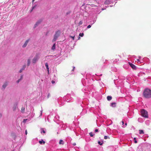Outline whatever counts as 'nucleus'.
I'll use <instances>...</instances> for the list:
<instances>
[{
    "label": "nucleus",
    "instance_id": "19",
    "mask_svg": "<svg viewBox=\"0 0 151 151\" xmlns=\"http://www.w3.org/2000/svg\"><path fill=\"white\" fill-rule=\"evenodd\" d=\"M84 35V34L83 33H80L79 34V36L82 37Z\"/></svg>",
    "mask_w": 151,
    "mask_h": 151
},
{
    "label": "nucleus",
    "instance_id": "30",
    "mask_svg": "<svg viewBox=\"0 0 151 151\" xmlns=\"http://www.w3.org/2000/svg\"><path fill=\"white\" fill-rule=\"evenodd\" d=\"M22 70H22V68L19 71V72L20 73H21Z\"/></svg>",
    "mask_w": 151,
    "mask_h": 151
},
{
    "label": "nucleus",
    "instance_id": "32",
    "mask_svg": "<svg viewBox=\"0 0 151 151\" xmlns=\"http://www.w3.org/2000/svg\"><path fill=\"white\" fill-rule=\"evenodd\" d=\"M51 83H52L54 84L55 83V81H54L52 80L51 81Z\"/></svg>",
    "mask_w": 151,
    "mask_h": 151
},
{
    "label": "nucleus",
    "instance_id": "3",
    "mask_svg": "<svg viewBox=\"0 0 151 151\" xmlns=\"http://www.w3.org/2000/svg\"><path fill=\"white\" fill-rule=\"evenodd\" d=\"M40 57L39 55L37 53L35 56L33 58L32 60V63L35 64L38 61V60L39 59Z\"/></svg>",
    "mask_w": 151,
    "mask_h": 151
},
{
    "label": "nucleus",
    "instance_id": "5",
    "mask_svg": "<svg viewBox=\"0 0 151 151\" xmlns=\"http://www.w3.org/2000/svg\"><path fill=\"white\" fill-rule=\"evenodd\" d=\"M142 151H151V147L149 146H145L142 147Z\"/></svg>",
    "mask_w": 151,
    "mask_h": 151
},
{
    "label": "nucleus",
    "instance_id": "38",
    "mask_svg": "<svg viewBox=\"0 0 151 151\" xmlns=\"http://www.w3.org/2000/svg\"><path fill=\"white\" fill-rule=\"evenodd\" d=\"M122 124L123 125L124 124V122L123 121H122Z\"/></svg>",
    "mask_w": 151,
    "mask_h": 151
},
{
    "label": "nucleus",
    "instance_id": "13",
    "mask_svg": "<svg viewBox=\"0 0 151 151\" xmlns=\"http://www.w3.org/2000/svg\"><path fill=\"white\" fill-rule=\"evenodd\" d=\"M59 144H63V145L64 144V142H63V140H62V139H60V141H59Z\"/></svg>",
    "mask_w": 151,
    "mask_h": 151
},
{
    "label": "nucleus",
    "instance_id": "26",
    "mask_svg": "<svg viewBox=\"0 0 151 151\" xmlns=\"http://www.w3.org/2000/svg\"><path fill=\"white\" fill-rule=\"evenodd\" d=\"M70 37H71L73 39V40H74L75 36H70Z\"/></svg>",
    "mask_w": 151,
    "mask_h": 151
},
{
    "label": "nucleus",
    "instance_id": "23",
    "mask_svg": "<svg viewBox=\"0 0 151 151\" xmlns=\"http://www.w3.org/2000/svg\"><path fill=\"white\" fill-rule=\"evenodd\" d=\"M108 138H109L108 137L106 136H105L104 137V139H107Z\"/></svg>",
    "mask_w": 151,
    "mask_h": 151
},
{
    "label": "nucleus",
    "instance_id": "8",
    "mask_svg": "<svg viewBox=\"0 0 151 151\" xmlns=\"http://www.w3.org/2000/svg\"><path fill=\"white\" fill-rule=\"evenodd\" d=\"M129 64L130 66L134 69H136V66L134 65V64L131 63H129Z\"/></svg>",
    "mask_w": 151,
    "mask_h": 151
},
{
    "label": "nucleus",
    "instance_id": "12",
    "mask_svg": "<svg viewBox=\"0 0 151 151\" xmlns=\"http://www.w3.org/2000/svg\"><path fill=\"white\" fill-rule=\"evenodd\" d=\"M55 44H54L52 47V50H54L55 49Z\"/></svg>",
    "mask_w": 151,
    "mask_h": 151
},
{
    "label": "nucleus",
    "instance_id": "27",
    "mask_svg": "<svg viewBox=\"0 0 151 151\" xmlns=\"http://www.w3.org/2000/svg\"><path fill=\"white\" fill-rule=\"evenodd\" d=\"M91 26L90 25H88L87 27V28L88 29V28H91Z\"/></svg>",
    "mask_w": 151,
    "mask_h": 151
},
{
    "label": "nucleus",
    "instance_id": "37",
    "mask_svg": "<svg viewBox=\"0 0 151 151\" xmlns=\"http://www.w3.org/2000/svg\"><path fill=\"white\" fill-rule=\"evenodd\" d=\"M27 120V119H24L23 122H25Z\"/></svg>",
    "mask_w": 151,
    "mask_h": 151
},
{
    "label": "nucleus",
    "instance_id": "44",
    "mask_svg": "<svg viewBox=\"0 0 151 151\" xmlns=\"http://www.w3.org/2000/svg\"><path fill=\"white\" fill-rule=\"evenodd\" d=\"M137 60L138 61L139 60V59H137Z\"/></svg>",
    "mask_w": 151,
    "mask_h": 151
},
{
    "label": "nucleus",
    "instance_id": "25",
    "mask_svg": "<svg viewBox=\"0 0 151 151\" xmlns=\"http://www.w3.org/2000/svg\"><path fill=\"white\" fill-rule=\"evenodd\" d=\"M82 23H83V22H82V21H80L79 22V25H81V24Z\"/></svg>",
    "mask_w": 151,
    "mask_h": 151
},
{
    "label": "nucleus",
    "instance_id": "7",
    "mask_svg": "<svg viewBox=\"0 0 151 151\" xmlns=\"http://www.w3.org/2000/svg\"><path fill=\"white\" fill-rule=\"evenodd\" d=\"M29 40V39H28L26 40L24 44L22 46V47L23 48L25 47L27 45L28 42Z\"/></svg>",
    "mask_w": 151,
    "mask_h": 151
},
{
    "label": "nucleus",
    "instance_id": "34",
    "mask_svg": "<svg viewBox=\"0 0 151 151\" xmlns=\"http://www.w3.org/2000/svg\"><path fill=\"white\" fill-rule=\"evenodd\" d=\"M98 129H96L95 130V132H98Z\"/></svg>",
    "mask_w": 151,
    "mask_h": 151
},
{
    "label": "nucleus",
    "instance_id": "9",
    "mask_svg": "<svg viewBox=\"0 0 151 151\" xmlns=\"http://www.w3.org/2000/svg\"><path fill=\"white\" fill-rule=\"evenodd\" d=\"M8 83L7 82H6L2 86V88L4 89L6 86H7Z\"/></svg>",
    "mask_w": 151,
    "mask_h": 151
},
{
    "label": "nucleus",
    "instance_id": "17",
    "mask_svg": "<svg viewBox=\"0 0 151 151\" xmlns=\"http://www.w3.org/2000/svg\"><path fill=\"white\" fill-rule=\"evenodd\" d=\"M139 134H144V132L143 130H139Z\"/></svg>",
    "mask_w": 151,
    "mask_h": 151
},
{
    "label": "nucleus",
    "instance_id": "43",
    "mask_svg": "<svg viewBox=\"0 0 151 151\" xmlns=\"http://www.w3.org/2000/svg\"><path fill=\"white\" fill-rule=\"evenodd\" d=\"M74 68H75V67H73V70L74 69Z\"/></svg>",
    "mask_w": 151,
    "mask_h": 151
},
{
    "label": "nucleus",
    "instance_id": "24",
    "mask_svg": "<svg viewBox=\"0 0 151 151\" xmlns=\"http://www.w3.org/2000/svg\"><path fill=\"white\" fill-rule=\"evenodd\" d=\"M26 68V65H24L23 66V68H22V70H24V69L25 68Z\"/></svg>",
    "mask_w": 151,
    "mask_h": 151
},
{
    "label": "nucleus",
    "instance_id": "21",
    "mask_svg": "<svg viewBox=\"0 0 151 151\" xmlns=\"http://www.w3.org/2000/svg\"><path fill=\"white\" fill-rule=\"evenodd\" d=\"M98 143L100 145H102L103 144V143H101V142L100 141H98Z\"/></svg>",
    "mask_w": 151,
    "mask_h": 151
},
{
    "label": "nucleus",
    "instance_id": "40",
    "mask_svg": "<svg viewBox=\"0 0 151 151\" xmlns=\"http://www.w3.org/2000/svg\"><path fill=\"white\" fill-rule=\"evenodd\" d=\"M35 6H34L33 7H32V10L34 8H35Z\"/></svg>",
    "mask_w": 151,
    "mask_h": 151
},
{
    "label": "nucleus",
    "instance_id": "16",
    "mask_svg": "<svg viewBox=\"0 0 151 151\" xmlns=\"http://www.w3.org/2000/svg\"><path fill=\"white\" fill-rule=\"evenodd\" d=\"M110 3V1L109 0H107L105 1L104 4H108Z\"/></svg>",
    "mask_w": 151,
    "mask_h": 151
},
{
    "label": "nucleus",
    "instance_id": "1",
    "mask_svg": "<svg viewBox=\"0 0 151 151\" xmlns=\"http://www.w3.org/2000/svg\"><path fill=\"white\" fill-rule=\"evenodd\" d=\"M143 96L146 98H151V90L147 88L145 89L143 92Z\"/></svg>",
    "mask_w": 151,
    "mask_h": 151
},
{
    "label": "nucleus",
    "instance_id": "20",
    "mask_svg": "<svg viewBox=\"0 0 151 151\" xmlns=\"http://www.w3.org/2000/svg\"><path fill=\"white\" fill-rule=\"evenodd\" d=\"M89 134L90 135V136L91 137H92L93 136V133L92 132H91L90 133H89Z\"/></svg>",
    "mask_w": 151,
    "mask_h": 151
},
{
    "label": "nucleus",
    "instance_id": "33",
    "mask_svg": "<svg viewBox=\"0 0 151 151\" xmlns=\"http://www.w3.org/2000/svg\"><path fill=\"white\" fill-rule=\"evenodd\" d=\"M20 80H20V79H19L18 80H17V83H19V81H20Z\"/></svg>",
    "mask_w": 151,
    "mask_h": 151
},
{
    "label": "nucleus",
    "instance_id": "6",
    "mask_svg": "<svg viewBox=\"0 0 151 151\" xmlns=\"http://www.w3.org/2000/svg\"><path fill=\"white\" fill-rule=\"evenodd\" d=\"M42 22V20L41 19H40L38 20L35 24L34 26V28H35L37 27Z\"/></svg>",
    "mask_w": 151,
    "mask_h": 151
},
{
    "label": "nucleus",
    "instance_id": "14",
    "mask_svg": "<svg viewBox=\"0 0 151 151\" xmlns=\"http://www.w3.org/2000/svg\"><path fill=\"white\" fill-rule=\"evenodd\" d=\"M39 142L41 144L42 143L44 144H45V141H44L43 140H42L41 141H39Z\"/></svg>",
    "mask_w": 151,
    "mask_h": 151
},
{
    "label": "nucleus",
    "instance_id": "36",
    "mask_svg": "<svg viewBox=\"0 0 151 151\" xmlns=\"http://www.w3.org/2000/svg\"><path fill=\"white\" fill-rule=\"evenodd\" d=\"M50 96V93H49L48 94V95H47V98H49V96Z\"/></svg>",
    "mask_w": 151,
    "mask_h": 151
},
{
    "label": "nucleus",
    "instance_id": "2",
    "mask_svg": "<svg viewBox=\"0 0 151 151\" xmlns=\"http://www.w3.org/2000/svg\"><path fill=\"white\" fill-rule=\"evenodd\" d=\"M60 33L61 32L59 30L56 32L54 35V38L52 40V42H55L57 38L59 36Z\"/></svg>",
    "mask_w": 151,
    "mask_h": 151
},
{
    "label": "nucleus",
    "instance_id": "31",
    "mask_svg": "<svg viewBox=\"0 0 151 151\" xmlns=\"http://www.w3.org/2000/svg\"><path fill=\"white\" fill-rule=\"evenodd\" d=\"M23 75H22L20 77V78L19 79L21 80L23 78Z\"/></svg>",
    "mask_w": 151,
    "mask_h": 151
},
{
    "label": "nucleus",
    "instance_id": "10",
    "mask_svg": "<svg viewBox=\"0 0 151 151\" xmlns=\"http://www.w3.org/2000/svg\"><path fill=\"white\" fill-rule=\"evenodd\" d=\"M45 66L46 68L47 69V71H48V73L49 74V68L48 67V65L47 63H45Z\"/></svg>",
    "mask_w": 151,
    "mask_h": 151
},
{
    "label": "nucleus",
    "instance_id": "42",
    "mask_svg": "<svg viewBox=\"0 0 151 151\" xmlns=\"http://www.w3.org/2000/svg\"><path fill=\"white\" fill-rule=\"evenodd\" d=\"M125 124L126 125H127V123H125Z\"/></svg>",
    "mask_w": 151,
    "mask_h": 151
},
{
    "label": "nucleus",
    "instance_id": "35",
    "mask_svg": "<svg viewBox=\"0 0 151 151\" xmlns=\"http://www.w3.org/2000/svg\"><path fill=\"white\" fill-rule=\"evenodd\" d=\"M27 130H26L25 131V134L26 135H27Z\"/></svg>",
    "mask_w": 151,
    "mask_h": 151
},
{
    "label": "nucleus",
    "instance_id": "4",
    "mask_svg": "<svg viewBox=\"0 0 151 151\" xmlns=\"http://www.w3.org/2000/svg\"><path fill=\"white\" fill-rule=\"evenodd\" d=\"M141 115L147 118L148 117V114L147 112L144 109H142L141 110Z\"/></svg>",
    "mask_w": 151,
    "mask_h": 151
},
{
    "label": "nucleus",
    "instance_id": "29",
    "mask_svg": "<svg viewBox=\"0 0 151 151\" xmlns=\"http://www.w3.org/2000/svg\"><path fill=\"white\" fill-rule=\"evenodd\" d=\"M115 104H116V103H111L112 106H113V105H115Z\"/></svg>",
    "mask_w": 151,
    "mask_h": 151
},
{
    "label": "nucleus",
    "instance_id": "15",
    "mask_svg": "<svg viewBox=\"0 0 151 151\" xmlns=\"http://www.w3.org/2000/svg\"><path fill=\"white\" fill-rule=\"evenodd\" d=\"M30 63V59H28L27 60V66H29Z\"/></svg>",
    "mask_w": 151,
    "mask_h": 151
},
{
    "label": "nucleus",
    "instance_id": "41",
    "mask_svg": "<svg viewBox=\"0 0 151 151\" xmlns=\"http://www.w3.org/2000/svg\"><path fill=\"white\" fill-rule=\"evenodd\" d=\"M80 38V37H78V39L79 40Z\"/></svg>",
    "mask_w": 151,
    "mask_h": 151
},
{
    "label": "nucleus",
    "instance_id": "28",
    "mask_svg": "<svg viewBox=\"0 0 151 151\" xmlns=\"http://www.w3.org/2000/svg\"><path fill=\"white\" fill-rule=\"evenodd\" d=\"M42 129V132L44 133H45V131L43 129ZM41 132L42 133V132Z\"/></svg>",
    "mask_w": 151,
    "mask_h": 151
},
{
    "label": "nucleus",
    "instance_id": "11",
    "mask_svg": "<svg viewBox=\"0 0 151 151\" xmlns=\"http://www.w3.org/2000/svg\"><path fill=\"white\" fill-rule=\"evenodd\" d=\"M107 99L108 101H110L112 99V97L111 96H108L107 97Z\"/></svg>",
    "mask_w": 151,
    "mask_h": 151
},
{
    "label": "nucleus",
    "instance_id": "39",
    "mask_svg": "<svg viewBox=\"0 0 151 151\" xmlns=\"http://www.w3.org/2000/svg\"><path fill=\"white\" fill-rule=\"evenodd\" d=\"M2 116V114H0V117H1Z\"/></svg>",
    "mask_w": 151,
    "mask_h": 151
},
{
    "label": "nucleus",
    "instance_id": "18",
    "mask_svg": "<svg viewBox=\"0 0 151 151\" xmlns=\"http://www.w3.org/2000/svg\"><path fill=\"white\" fill-rule=\"evenodd\" d=\"M25 110V108L24 107H22L21 108V111L22 113H23Z\"/></svg>",
    "mask_w": 151,
    "mask_h": 151
},
{
    "label": "nucleus",
    "instance_id": "22",
    "mask_svg": "<svg viewBox=\"0 0 151 151\" xmlns=\"http://www.w3.org/2000/svg\"><path fill=\"white\" fill-rule=\"evenodd\" d=\"M134 142L135 143H137V141L136 140V138H134Z\"/></svg>",
    "mask_w": 151,
    "mask_h": 151
}]
</instances>
